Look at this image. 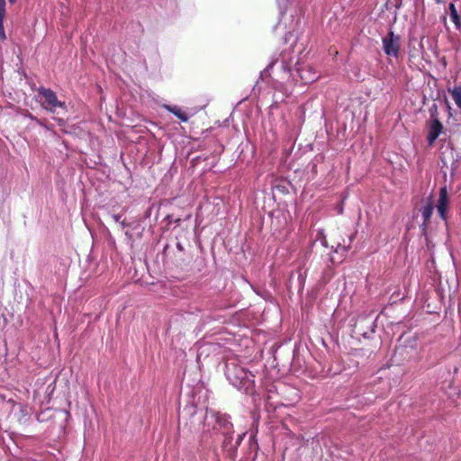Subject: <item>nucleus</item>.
<instances>
[{
    "mask_svg": "<svg viewBox=\"0 0 461 461\" xmlns=\"http://www.w3.org/2000/svg\"><path fill=\"white\" fill-rule=\"evenodd\" d=\"M275 67L277 68V76L281 80H288L294 71L305 83L313 82L318 78L317 73L312 68H303L299 60L290 51H282L278 58H272L267 68L260 72L259 79L265 81L269 76V71Z\"/></svg>",
    "mask_w": 461,
    "mask_h": 461,
    "instance_id": "obj_1",
    "label": "nucleus"
},
{
    "mask_svg": "<svg viewBox=\"0 0 461 461\" xmlns=\"http://www.w3.org/2000/svg\"><path fill=\"white\" fill-rule=\"evenodd\" d=\"M228 433H234L230 416L207 408L202 426V442L205 446H210L218 437Z\"/></svg>",
    "mask_w": 461,
    "mask_h": 461,
    "instance_id": "obj_2",
    "label": "nucleus"
},
{
    "mask_svg": "<svg viewBox=\"0 0 461 461\" xmlns=\"http://www.w3.org/2000/svg\"><path fill=\"white\" fill-rule=\"evenodd\" d=\"M224 375L229 383L245 394L255 392V375L236 357L225 361Z\"/></svg>",
    "mask_w": 461,
    "mask_h": 461,
    "instance_id": "obj_3",
    "label": "nucleus"
},
{
    "mask_svg": "<svg viewBox=\"0 0 461 461\" xmlns=\"http://www.w3.org/2000/svg\"><path fill=\"white\" fill-rule=\"evenodd\" d=\"M36 102L47 112L55 113L58 108L66 110L65 102L58 99L57 94L50 88L40 86L35 96Z\"/></svg>",
    "mask_w": 461,
    "mask_h": 461,
    "instance_id": "obj_4",
    "label": "nucleus"
},
{
    "mask_svg": "<svg viewBox=\"0 0 461 461\" xmlns=\"http://www.w3.org/2000/svg\"><path fill=\"white\" fill-rule=\"evenodd\" d=\"M383 50L389 57L397 58L400 51V37L390 30L385 37L382 39Z\"/></svg>",
    "mask_w": 461,
    "mask_h": 461,
    "instance_id": "obj_5",
    "label": "nucleus"
},
{
    "mask_svg": "<svg viewBox=\"0 0 461 461\" xmlns=\"http://www.w3.org/2000/svg\"><path fill=\"white\" fill-rule=\"evenodd\" d=\"M233 434L234 433H228L227 435L221 436L223 438L222 449L232 459L235 458L237 448L240 445L241 441L243 440V438L246 435V432L238 434L236 438H233Z\"/></svg>",
    "mask_w": 461,
    "mask_h": 461,
    "instance_id": "obj_6",
    "label": "nucleus"
},
{
    "mask_svg": "<svg viewBox=\"0 0 461 461\" xmlns=\"http://www.w3.org/2000/svg\"><path fill=\"white\" fill-rule=\"evenodd\" d=\"M443 131V125L438 118L437 109L434 112L430 111V120L429 122V133L427 135V141L429 146H432L436 140L438 138Z\"/></svg>",
    "mask_w": 461,
    "mask_h": 461,
    "instance_id": "obj_7",
    "label": "nucleus"
},
{
    "mask_svg": "<svg viewBox=\"0 0 461 461\" xmlns=\"http://www.w3.org/2000/svg\"><path fill=\"white\" fill-rule=\"evenodd\" d=\"M438 213L443 221H447V207H448V194L446 186L439 189V195L438 203L436 205Z\"/></svg>",
    "mask_w": 461,
    "mask_h": 461,
    "instance_id": "obj_8",
    "label": "nucleus"
},
{
    "mask_svg": "<svg viewBox=\"0 0 461 461\" xmlns=\"http://www.w3.org/2000/svg\"><path fill=\"white\" fill-rule=\"evenodd\" d=\"M433 211H434V203H433L432 200H429V202L420 209V212L422 219H423V221H422L420 227H421L422 230H424V231L427 230V227L429 223Z\"/></svg>",
    "mask_w": 461,
    "mask_h": 461,
    "instance_id": "obj_9",
    "label": "nucleus"
},
{
    "mask_svg": "<svg viewBox=\"0 0 461 461\" xmlns=\"http://www.w3.org/2000/svg\"><path fill=\"white\" fill-rule=\"evenodd\" d=\"M162 107L173 113L182 122H186L189 120V116L177 105L164 104Z\"/></svg>",
    "mask_w": 461,
    "mask_h": 461,
    "instance_id": "obj_10",
    "label": "nucleus"
},
{
    "mask_svg": "<svg viewBox=\"0 0 461 461\" xmlns=\"http://www.w3.org/2000/svg\"><path fill=\"white\" fill-rule=\"evenodd\" d=\"M449 16L452 23L455 24L456 29H461V16L459 15L454 3L448 4Z\"/></svg>",
    "mask_w": 461,
    "mask_h": 461,
    "instance_id": "obj_11",
    "label": "nucleus"
},
{
    "mask_svg": "<svg viewBox=\"0 0 461 461\" xmlns=\"http://www.w3.org/2000/svg\"><path fill=\"white\" fill-rule=\"evenodd\" d=\"M450 94L456 105L461 111V86H456L452 90H450Z\"/></svg>",
    "mask_w": 461,
    "mask_h": 461,
    "instance_id": "obj_12",
    "label": "nucleus"
},
{
    "mask_svg": "<svg viewBox=\"0 0 461 461\" xmlns=\"http://www.w3.org/2000/svg\"><path fill=\"white\" fill-rule=\"evenodd\" d=\"M5 14V2L0 0V21L3 22Z\"/></svg>",
    "mask_w": 461,
    "mask_h": 461,
    "instance_id": "obj_13",
    "label": "nucleus"
},
{
    "mask_svg": "<svg viewBox=\"0 0 461 461\" xmlns=\"http://www.w3.org/2000/svg\"><path fill=\"white\" fill-rule=\"evenodd\" d=\"M333 252H335V253L342 252L343 254H346L348 252V247L338 244V246L333 249Z\"/></svg>",
    "mask_w": 461,
    "mask_h": 461,
    "instance_id": "obj_14",
    "label": "nucleus"
},
{
    "mask_svg": "<svg viewBox=\"0 0 461 461\" xmlns=\"http://www.w3.org/2000/svg\"><path fill=\"white\" fill-rule=\"evenodd\" d=\"M5 39V33L4 30L3 22L0 21V41H4Z\"/></svg>",
    "mask_w": 461,
    "mask_h": 461,
    "instance_id": "obj_15",
    "label": "nucleus"
},
{
    "mask_svg": "<svg viewBox=\"0 0 461 461\" xmlns=\"http://www.w3.org/2000/svg\"><path fill=\"white\" fill-rule=\"evenodd\" d=\"M184 411L187 412L190 415L196 413L194 406L185 407L184 409Z\"/></svg>",
    "mask_w": 461,
    "mask_h": 461,
    "instance_id": "obj_16",
    "label": "nucleus"
},
{
    "mask_svg": "<svg viewBox=\"0 0 461 461\" xmlns=\"http://www.w3.org/2000/svg\"><path fill=\"white\" fill-rule=\"evenodd\" d=\"M337 212L339 214H342L343 213V211H344V207H343V203H340L339 204H337V206L335 207Z\"/></svg>",
    "mask_w": 461,
    "mask_h": 461,
    "instance_id": "obj_17",
    "label": "nucleus"
},
{
    "mask_svg": "<svg viewBox=\"0 0 461 461\" xmlns=\"http://www.w3.org/2000/svg\"><path fill=\"white\" fill-rule=\"evenodd\" d=\"M113 219L115 222H120L121 219H122V215L121 214H113Z\"/></svg>",
    "mask_w": 461,
    "mask_h": 461,
    "instance_id": "obj_18",
    "label": "nucleus"
},
{
    "mask_svg": "<svg viewBox=\"0 0 461 461\" xmlns=\"http://www.w3.org/2000/svg\"><path fill=\"white\" fill-rule=\"evenodd\" d=\"M294 30L293 31H289L286 34H285V41H287L288 39L292 38L294 36Z\"/></svg>",
    "mask_w": 461,
    "mask_h": 461,
    "instance_id": "obj_19",
    "label": "nucleus"
},
{
    "mask_svg": "<svg viewBox=\"0 0 461 461\" xmlns=\"http://www.w3.org/2000/svg\"><path fill=\"white\" fill-rule=\"evenodd\" d=\"M286 2H287V0H277V4L279 5V8L281 9L282 6H285Z\"/></svg>",
    "mask_w": 461,
    "mask_h": 461,
    "instance_id": "obj_20",
    "label": "nucleus"
},
{
    "mask_svg": "<svg viewBox=\"0 0 461 461\" xmlns=\"http://www.w3.org/2000/svg\"><path fill=\"white\" fill-rule=\"evenodd\" d=\"M119 223H120V225H121V227H122V228H125V227H127V226L129 225V224L125 221V220H122V221L121 220Z\"/></svg>",
    "mask_w": 461,
    "mask_h": 461,
    "instance_id": "obj_21",
    "label": "nucleus"
},
{
    "mask_svg": "<svg viewBox=\"0 0 461 461\" xmlns=\"http://www.w3.org/2000/svg\"><path fill=\"white\" fill-rule=\"evenodd\" d=\"M321 244H322V246H323V247H325V248H328V247H329L328 242H327V240H326V239H325V238L321 240Z\"/></svg>",
    "mask_w": 461,
    "mask_h": 461,
    "instance_id": "obj_22",
    "label": "nucleus"
},
{
    "mask_svg": "<svg viewBox=\"0 0 461 461\" xmlns=\"http://www.w3.org/2000/svg\"><path fill=\"white\" fill-rule=\"evenodd\" d=\"M375 322L374 321L373 324H372V328H371V332L372 333H375Z\"/></svg>",
    "mask_w": 461,
    "mask_h": 461,
    "instance_id": "obj_23",
    "label": "nucleus"
},
{
    "mask_svg": "<svg viewBox=\"0 0 461 461\" xmlns=\"http://www.w3.org/2000/svg\"><path fill=\"white\" fill-rule=\"evenodd\" d=\"M176 248L179 249V250H183V247L180 243H177L176 244Z\"/></svg>",
    "mask_w": 461,
    "mask_h": 461,
    "instance_id": "obj_24",
    "label": "nucleus"
},
{
    "mask_svg": "<svg viewBox=\"0 0 461 461\" xmlns=\"http://www.w3.org/2000/svg\"><path fill=\"white\" fill-rule=\"evenodd\" d=\"M10 4H14L16 0H8Z\"/></svg>",
    "mask_w": 461,
    "mask_h": 461,
    "instance_id": "obj_25",
    "label": "nucleus"
},
{
    "mask_svg": "<svg viewBox=\"0 0 461 461\" xmlns=\"http://www.w3.org/2000/svg\"><path fill=\"white\" fill-rule=\"evenodd\" d=\"M167 219H168V221H171L170 215H167Z\"/></svg>",
    "mask_w": 461,
    "mask_h": 461,
    "instance_id": "obj_26",
    "label": "nucleus"
},
{
    "mask_svg": "<svg viewBox=\"0 0 461 461\" xmlns=\"http://www.w3.org/2000/svg\"><path fill=\"white\" fill-rule=\"evenodd\" d=\"M167 219H168V221H171L170 215H167Z\"/></svg>",
    "mask_w": 461,
    "mask_h": 461,
    "instance_id": "obj_27",
    "label": "nucleus"
},
{
    "mask_svg": "<svg viewBox=\"0 0 461 461\" xmlns=\"http://www.w3.org/2000/svg\"><path fill=\"white\" fill-rule=\"evenodd\" d=\"M176 222L178 224L180 222V219L176 220Z\"/></svg>",
    "mask_w": 461,
    "mask_h": 461,
    "instance_id": "obj_28",
    "label": "nucleus"
},
{
    "mask_svg": "<svg viewBox=\"0 0 461 461\" xmlns=\"http://www.w3.org/2000/svg\"><path fill=\"white\" fill-rule=\"evenodd\" d=\"M435 1H436L437 3H440V2H441V0H435Z\"/></svg>",
    "mask_w": 461,
    "mask_h": 461,
    "instance_id": "obj_29",
    "label": "nucleus"
}]
</instances>
